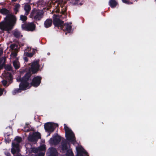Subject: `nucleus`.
Instances as JSON below:
<instances>
[{
    "label": "nucleus",
    "instance_id": "f257e3e1",
    "mask_svg": "<svg viewBox=\"0 0 156 156\" xmlns=\"http://www.w3.org/2000/svg\"><path fill=\"white\" fill-rule=\"evenodd\" d=\"M64 126L66 138L62 137L56 134L50 139L49 142L50 144L56 145L60 142L59 146H71L72 144L74 146H82L76 140L75 134L72 130L66 124H64Z\"/></svg>",
    "mask_w": 156,
    "mask_h": 156
},
{
    "label": "nucleus",
    "instance_id": "f03ea898",
    "mask_svg": "<svg viewBox=\"0 0 156 156\" xmlns=\"http://www.w3.org/2000/svg\"><path fill=\"white\" fill-rule=\"evenodd\" d=\"M0 13L6 15L5 21L0 23V29L2 31H9L11 30L16 23L17 19L15 16L10 14L9 10L5 8H0Z\"/></svg>",
    "mask_w": 156,
    "mask_h": 156
},
{
    "label": "nucleus",
    "instance_id": "7ed1b4c3",
    "mask_svg": "<svg viewBox=\"0 0 156 156\" xmlns=\"http://www.w3.org/2000/svg\"><path fill=\"white\" fill-rule=\"evenodd\" d=\"M40 60L39 59L34 61L31 64L30 70L27 72L22 77H20L17 79V81L20 83L19 85V87L22 90H26L27 87L29 85L28 82L32 74L37 73L39 70L40 65L39 64Z\"/></svg>",
    "mask_w": 156,
    "mask_h": 156
},
{
    "label": "nucleus",
    "instance_id": "20e7f679",
    "mask_svg": "<svg viewBox=\"0 0 156 156\" xmlns=\"http://www.w3.org/2000/svg\"><path fill=\"white\" fill-rule=\"evenodd\" d=\"M44 12L42 10L34 8L32 10L30 15V17L34 22L39 21L43 18Z\"/></svg>",
    "mask_w": 156,
    "mask_h": 156
},
{
    "label": "nucleus",
    "instance_id": "39448f33",
    "mask_svg": "<svg viewBox=\"0 0 156 156\" xmlns=\"http://www.w3.org/2000/svg\"><path fill=\"white\" fill-rule=\"evenodd\" d=\"M28 141L30 142L29 144L32 146V145L31 143L33 144H36L39 139H41V133L38 132H33L32 134L29 135L27 137Z\"/></svg>",
    "mask_w": 156,
    "mask_h": 156
},
{
    "label": "nucleus",
    "instance_id": "423d86ee",
    "mask_svg": "<svg viewBox=\"0 0 156 156\" xmlns=\"http://www.w3.org/2000/svg\"><path fill=\"white\" fill-rule=\"evenodd\" d=\"M58 126V124L50 122H47L44 125L45 130L49 133L48 136L50 135V133L53 132L56 127Z\"/></svg>",
    "mask_w": 156,
    "mask_h": 156
},
{
    "label": "nucleus",
    "instance_id": "0eeeda50",
    "mask_svg": "<svg viewBox=\"0 0 156 156\" xmlns=\"http://www.w3.org/2000/svg\"><path fill=\"white\" fill-rule=\"evenodd\" d=\"M22 30L27 31H33L36 28V25L34 22H28L27 23H24L21 25Z\"/></svg>",
    "mask_w": 156,
    "mask_h": 156
},
{
    "label": "nucleus",
    "instance_id": "6e6552de",
    "mask_svg": "<svg viewBox=\"0 0 156 156\" xmlns=\"http://www.w3.org/2000/svg\"><path fill=\"white\" fill-rule=\"evenodd\" d=\"M53 24L55 27L62 28L64 24L63 21L61 20L57 17V16L54 15L53 16Z\"/></svg>",
    "mask_w": 156,
    "mask_h": 156
},
{
    "label": "nucleus",
    "instance_id": "1a4fd4ad",
    "mask_svg": "<svg viewBox=\"0 0 156 156\" xmlns=\"http://www.w3.org/2000/svg\"><path fill=\"white\" fill-rule=\"evenodd\" d=\"M77 154L76 156H89L87 152L83 147H76Z\"/></svg>",
    "mask_w": 156,
    "mask_h": 156
},
{
    "label": "nucleus",
    "instance_id": "9d476101",
    "mask_svg": "<svg viewBox=\"0 0 156 156\" xmlns=\"http://www.w3.org/2000/svg\"><path fill=\"white\" fill-rule=\"evenodd\" d=\"M41 80L42 77L40 76L35 77L32 79L30 84L33 87H37L41 83Z\"/></svg>",
    "mask_w": 156,
    "mask_h": 156
},
{
    "label": "nucleus",
    "instance_id": "9b49d317",
    "mask_svg": "<svg viewBox=\"0 0 156 156\" xmlns=\"http://www.w3.org/2000/svg\"><path fill=\"white\" fill-rule=\"evenodd\" d=\"M22 141V138L19 136H16L12 142V146H20Z\"/></svg>",
    "mask_w": 156,
    "mask_h": 156
},
{
    "label": "nucleus",
    "instance_id": "f8f14e48",
    "mask_svg": "<svg viewBox=\"0 0 156 156\" xmlns=\"http://www.w3.org/2000/svg\"><path fill=\"white\" fill-rule=\"evenodd\" d=\"M49 150V152L47 153L48 156H58V152L55 148L51 147Z\"/></svg>",
    "mask_w": 156,
    "mask_h": 156
},
{
    "label": "nucleus",
    "instance_id": "ddd939ff",
    "mask_svg": "<svg viewBox=\"0 0 156 156\" xmlns=\"http://www.w3.org/2000/svg\"><path fill=\"white\" fill-rule=\"evenodd\" d=\"M72 28L71 26L68 23H65L63 24L62 29L63 31H67L68 33H70L71 30Z\"/></svg>",
    "mask_w": 156,
    "mask_h": 156
},
{
    "label": "nucleus",
    "instance_id": "4468645a",
    "mask_svg": "<svg viewBox=\"0 0 156 156\" xmlns=\"http://www.w3.org/2000/svg\"><path fill=\"white\" fill-rule=\"evenodd\" d=\"M46 149V147H38L37 148L34 147L32 148L31 151L32 152L36 153L39 151H45Z\"/></svg>",
    "mask_w": 156,
    "mask_h": 156
},
{
    "label": "nucleus",
    "instance_id": "2eb2a0df",
    "mask_svg": "<svg viewBox=\"0 0 156 156\" xmlns=\"http://www.w3.org/2000/svg\"><path fill=\"white\" fill-rule=\"evenodd\" d=\"M55 3H57L56 6L58 8L59 7V5L61 8H62L63 5H65L66 4V2H64L63 0H56L54 5H55Z\"/></svg>",
    "mask_w": 156,
    "mask_h": 156
},
{
    "label": "nucleus",
    "instance_id": "dca6fc26",
    "mask_svg": "<svg viewBox=\"0 0 156 156\" xmlns=\"http://www.w3.org/2000/svg\"><path fill=\"white\" fill-rule=\"evenodd\" d=\"M52 21L51 19H47L44 22L45 27L48 28L50 27L52 25Z\"/></svg>",
    "mask_w": 156,
    "mask_h": 156
},
{
    "label": "nucleus",
    "instance_id": "f3484780",
    "mask_svg": "<svg viewBox=\"0 0 156 156\" xmlns=\"http://www.w3.org/2000/svg\"><path fill=\"white\" fill-rule=\"evenodd\" d=\"M20 147H12L11 150V152L13 154H15L16 153L17 154L19 153L20 151Z\"/></svg>",
    "mask_w": 156,
    "mask_h": 156
},
{
    "label": "nucleus",
    "instance_id": "a211bd4d",
    "mask_svg": "<svg viewBox=\"0 0 156 156\" xmlns=\"http://www.w3.org/2000/svg\"><path fill=\"white\" fill-rule=\"evenodd\" d=\"M117 4V2L115 0H110L109 2V5L112 8L115 7Z\"/></svg>",
    "mask_w": 156,
    "mask_h": 156
},
{
    "label": "nucleus",
    "instance_id": "6ab92c4d",
    "mask_svg": "<svg viewBox=\"0 0 156 156\" xmlns=\"http://www.w3.org/2000/svg\"><path fill=\"white\" fill-rule=\"evenodd\" d=\"M10 132H7L4 134V136L5 137V140L6 143H9L11 141L10 138H9V136L10 135Z\"/></svg>",
    "mask_w": 156,
    "mask_h": 156
},
{
    "label": "nucleus",
    "instance_id": "aec40b11",
    "mask_svg": "<svg viewBox=\"0 0 156 156\" xmlns=\"http://www.w3.org/2000/svg\"><path fill=\"white\" fill-rule=\"evenodd\" d=\"M5 76L6 78L9 80V81H12L13 78L11 73L8 72L5 74Z\"/></svg>",
    "mask_w": 156,
    "mask_h": 156
},
{
    "label": "nucleus",
    "instance_id": "412c9836",
    "mask_svg": "<svg viewBox=\"0 0 156 156\" xmlns=\"http://www.w3.org/2000/svg\"><path fill=\"white\" fill-rule=\"evenodd\" d=\"M24 9L26 11L25 14L27 16L29 14V12L31 9V7L29 5H25Z\"/></svg>",
    "mask_w": 156,
    "mask_h": 156
},
{
    "label": "nucleus",
    "instance_id": "4be33fe9",
    "mask_svg": "<svg viewBox=\"0 0 156 156\" xmlns=\"http://www.w3.org/2000/svg\"><path fill=\"white\" fill-rule=\"evenodd\" d=\"M20 7V5L19 4H17L15 6L13 10L15 14H16L17 12H19V9Z\"/></svg>",
    "mask_w": 156,
    "mask_h": 156
},
{
    "label": "nucleus",
    "instance_id": "5701e85b",
    "mask_svg": "<svg viewBox=\"0 0 156 156\" xmlns=\"http://www.w3.org/2000/svg\"><path fill=\"white\" fill-rule=\"evenodd\" d=\"M22 90L19 87V88H16L14 89L12 91V94L13 95H15L16 94L21 93Z\"/></svg>",
    "mask_w": 156,
    "mask_h": 156
},
{
    "label": "nucleus",
    "instance_id": "b1692460",
    "mask_svg": "<svg viewBox=\"0 0 156 156\" xmlns=\"http://www.w3.org/2000/svg\"><path fill=\"white\" fill-rule=\"evenodd\" d=\"M13 65L15 68L16 69H18L20 67L19 64L15 60L13 62Z\"/></svg>",
    "mask_w": 156,
    "mask_h": 156
},
{
    "label": "nucleus",
    "instance_id": "393cba45",
    "mask_svg": "<svg viewBox=\"0 0 156 156\" xmlns=\"http://www.w3.org/2000/svg\"><path fill=\"white\" fill-rule=\"evenodd\" d=\"M20 33L18 30H16L13 33V35L16 38H19L20 35Z\"/></svg>",
    "mask_w": 156,
    "mask_h": 156
},
{
    "label": "nucleus",
    "instance_id": "a878e982",
    "mask_svg": "<svg viewBox=\"0 0 156 156\" xmlns=\"http://www.w3.org/2000/svg\"><path fill=\"white\" fill-rule=\"evenodd\" d=\"M66 156H74V154L71 149L68 150L66 154Z\"/></svg>",
    "mask_w": 156,
    "mask_h": 156
},
{
    "label": "nucleus",
    "instance_id": "bb28decb",
    "mask_svg": "<svg viewBox=\"0 0 156 156\" xmlns=\"http://www.w3.org/2000/svg\"><path fill=\"white\" fill-rule=\"evenodd\" d=\"M27 18L26 16L21 15L20 16V20L23 21V23H24L27 20Z\"/></svg>",
    "mask_w": 156,
    "mask_h": 156
},
{
    "label": "nucleus",
    "instance_id": "cd10ccee",
    "mask_svg": "<svg viewBox=\"0 0 156 156\" xmlns=\"http://www.w3.org/2000/svg\"><path fill=\"white\" fill-rule=\"evenodd\" d=\"M4 67L6 70L8 71H12V67L10 65H5V64Z\"/></svg>",
    "mask_w": 156,
    "mask_h": 156
},
{
    "label": "nucleus",
    "instance_id": "c85d7f7f",
    "mask_svg": "<svg viewBox=\"0 0 156 156\" xmlns=\"http://www.w3.org/2000/svg\"><path fill=\"white\" fill-rule=\"evenodd\" d=\"M34 54V52L32 53L25 52L24 55L26 56L29 57H32Z\"/></svg>",
    "mask_w": 156,
    "mask_h": 156
},
{
    "label": "nucleus",
    "instance_id": "c756f323",
    "mask_svg": "<svg viewBox=\"0 0 156 156\" xmlns=\"http://www.w3.org/2000/svg\"><path fill=\"white\" fill-rule=\"evenodd\" d=\"M64 5H63V8H62L61 11V13L62 14H64L66 13L67 10V7H64Z\"/></svg>",
    "mask_w": 156,
    "mask_h": 156
},
{
    "label": "nucleus",
    "instance_id": "7c9ffc66",
    "mask_svg": "<svg viewBox=\"0 0 156 156\" xmlns=\"http://www.w3.org/2000/svg\"><path fill=\"white\" fill-rule=\"evenodd\" d=\"M45 151H40L38 152V153L37 154V156H44Z\"/></svg>",
    "mask_w": 156,
    "mask_h": 156
},
{
    "label": "nucleus",
    "instance_id": "2f4dec72",
    "mask_svg": "<svg viewBox=\"0 0 156 156\" xmlns=\"http://www.w3.org/2000/svg\"><path fill=\"white\" fill-rule=\"evenodd\" d=\"M129 0H122V1L123 3L127 4H133L132 2H129Z\"/></svg>",
    "mask_w": 156,
    "mask_h": 156
},
{
    "label": "nucleus",
    "instance_id": "473e14b6",
    "mask_svg": "<svg viewBox=\"0 0 156 156\" xmlns=\"http://www.w3.org/2000/svg\"><path fill=\"white\" fill-rule=\"evenodd\" d=\"M16 47V44H12L10 45V48L11 49L14 50Z\"/></svg>",
    "mask_w": 156,
    "mask_h": 156
},
{
    "label": "nucleus",
    "instance_id": "72a5a7b5",
    "mask_svg": "<svg viewBox=\"0 0 156 156\" xmlns=\"http://www.w3.org/2000/svg\"><path fill=\"white\" fill-rule=\"evenodd\" d=\"M4 91H5V90L4 89L0 88V96H1L3 94Z\"/></svg>",
    "mask_w": 156,
    "mask_h": 156
},
{
    "label": "nucleus",
    "instance_id": "f704fd0d",
    "mask_svg": "<svg viewBox=\"0 0 156 156\" xmlns=\"http://www.w3.org/2000/svg\"><path fill=\"white\" fill-rule=\"evenodd\" d=\"M2 83L3 85L5 86L7 83V80H3L2 81Z\"/></svg>",
    "mask_w": 156,
    "mask_h": 156
},
{
    "label": "nucleus",
    "instance_id": "c9c22d12",
    "mask_svg": "<svg viewBox=\"0 0 156 156\" xmlns=\"http://www.w3.org/2000/svg\"><path fill=\"white\" fill-rule=\"evenodd\" d=\"M5 63H3L2 64H1L0 65V70L3 68L4 67V66H5Z\"/></svg>",
    "mask_w": 156,
    "mask_h": 156
},
{
    "label": "nucleus",
    "instance_id": "e433bc0d",
    "mask_svg": "<svg viewBox=\"0 0 156 156\" xmlns=\"http://www.w3.org/2000/svg\"><path fill=\"white\" fill-rule=\"evenodd\" d=\"M23 59L25 62H27L28 61V59L27 57H24L23 58Z\"/></svg>",
    "mask_w": 156,
    "mask_h": 156
},
{
    "label": "nucleus",
    "instance_id": "4c0bfd02",
    "mask_svg": "<svg viewBox=\"0 0 156 156\" xmlns=\"http://www.w3.org/2000/svg\"><path fill=\"white\" fill-rule=\"evenodd\" d=\"M75 2H74V0L73 1V3L75 4H77L78 3V0H75Z\"/></svg>",
    "mask_w": 156,
    "mask_h": 156
},
{
    "label": "nucleus",
    "instance_id": "58836bf2",
    "mask_svg": "<svg viewBox=\"0 0 156 156\" xmlns=\"http://www.w3.org/2000/svg\"><path fill=\"white\" fill-rule=\"evenodd\" d=\"M3 50L2 49H0V56L3 54Z\"/></svg>",
    "mask_w": 156,
    "mask_h": 156
},
{
    "label": "nucleus",
    "instance_id": "ea45409f",
    "mask_svg": "<svg viewBox=\"0 0 156 156\" xmlns=\"http://www.w3.org/2000/svg\"><path fill=\"white\" fill-rule=\"evenodd\" d=\"M3 61V59L1 58H0V64H1L2 62Z\"/></svg>",
    "mask_w": 156,
    "mask_h": 156
},
{
    "label": "nucleus",
    "instance_id": "a19ab883",
    "mask_svg": "<svg viewBox=\"0 0 156 156\" xmlns=\"http://www.w3.org/2000/svg\"><path fill=\"white\" fill-rule=\"evenodd\" d=\"M62 149H66L68 147H61Z\"/></svg>",
    "mask_w": 156,
    "mask_h": 156
},
{
    "label": "nucleus",
    "instance_id": "79ce46f5",
    "mask_svg": "<svg viewBox=\"0 0 156 156\" xmlns=\"http://www.w3.org/2000/svg\"><path fill=\"white\" fill-rule=\"evenodd\" d=\"M39 146H46V145L45 144H42V145H40Z\"/></svg>",
    "mask_w": 156,
    "mask_h": 156
},
{
    "label": "nucleus",
    "instance_id": "37998d69",
    "mask_svg": "<svg viewBox=\"0 0 156 156\" xmlns=\"http://www.w3.org/2000/svg\"><path fill=\"white\" fill-rule=\"evenodd\" d=\"M14 156H21L20 154H19L18 153L16 155Z\"/></svg>",
    "mask_w": 156,
    "mask_h": 156
},
{
    "label": "nucleus",
    "instance_id": "c03bdc74",
    "mask_svg": "<svg viewBox=\"0 0 156 156\" xmlns=\"http://www.w3.org/2000/svg\"><path fill=\"white\" fill-rule=\"evenodd\" d=\"M31 0H26V1L27 2H30Z\"/></svg>",
    "mask_w": 156,
    "mask_h": 156
},
{
    "label": "nucleus",
    "instance_id": "a18cd8bd",
    "mask_svg": "<svg viewBox=\"0 0 156 156\" xmlns=\"http://www.w3.org/2000/svg\"><path fill=\"white\" fill-rule=\"evenodd\" d=\"M17 0H12V2H16Z\"/></svg>",
    "mask_w": 156,
    "mask_h": 156
},
{
    "label": "nucleus",
    "instance_id": "49530a36",
    "mask_svg": "<svg viewBox=\"0 0 156 156\" xmlns=\"http://www.w3.org/2000/svg\"><path fill=\"white\" fill-rule=\"evenodd\" d=\"M9 128H10V129H11V130L12 131V128L10 127H9Z\"/></svg>",
    "mask_w": 156,
    "mask_h": 156
},
{
    "label": "nucleus",
    "instance_id": "de8ad7c7",
    "mask_svg": "<svg viewBox=\"0 0 156 156\" xmlns=\"http://www.w3.org/2000/svg\"><path fill=\"white\" fill-rule=\"evenodd\" d=\"M50 53H48V55H50Z\"/></svg>",
    "mask_w": 156,
    "mask_h": 156
},
{
    "label": "nucleus",
    "instance_id": "09e8293b",
    "mask_svg": "<svg viewBox=\"0 0 156 156\" xmlns=\"http://www.w3.org/2000/svg\"><path fill=\"white\" fill-rule=\"evenodd\" d=\"M28 144H26V145H28Z\"/></svg>",
    "mask_w": 156,
    "mask_h": 156
},
{
    "label": "nucleus",
    "instance_id": "8fccbe9b",
    "mask_svg": "<svg viewBox=\"0 0 156 156\" xmlns=\"http://www.w3.org/2000/svg\"><path fill=\"white\" fill-rule=\"evenodd\" d=\"M65 34H66H66H67V33H66Z\"/></svg>",
    "mask_w": 156,
    "mask_h": 156
},
{
    "label": "nucleus",
    "instance_id": "3c124183",
    "mask_svg": "<svg viewBox=\"0 0 156 156\" xmlns=\"http://www.w3.org/2000/svg\"><path fill=\"white\" fill-rule=\"evenodd\" d=\"M1 143H2V142H0V145L1 144Z\"/></svg>",
    "mask_w": 156,
    "mask_h": 156
},
{
    "label": "nucleus",
    "instance_id": "603ef678",
    "mask_svg": "<svg viewBox=\"0 0 156 156\" xmlns=\"http://www.w3.org/2000/svg\"><path fill=\"white\" fill-rule=\"evenodd\" d=\"M8 154L10 155V154L9 153Z\"/></svg>",
    "mask_w": 156,
    "mask_h": 156
},
{
    "label": "nucleus",
    "instance_id": "864d4df0",
    "mask_svg": "<svg viewBox=\"0 0 156 156\" xmlns=\"http://www.w3.org/2000/svg\"><path fill=\"white\" fill-rule=\"evenodd\" d=\"M21 36L22 37L23 36V35H21Z\"/></svg>",
    "mask_w": 156,
    "mask_h": 156
}]
</instances>
